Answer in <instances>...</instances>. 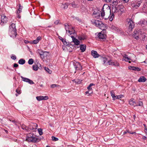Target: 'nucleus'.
Here are the masks:
<instances>
[{
    "mask_svg": "<svg viewBox=\"0 0 147 147\" xmlns=\"http://www.w3.org/2000/svg\"><path fill=\"white\" fill-rule=\"evenodd\" d=\"M91 54L92 55L94 58H98L100 56V55L96 51L92 50L91 51Z\"/></svg>",
    "mask_w": 147,
    "mask_h": 147,
    "instance_id": "17",
    "label": "nucleus"
},
{
    "mask_svg": "<svg viewBox=\"0 0 147 147\" xmlns=\"http://www.w3.org/2000/svg\"><path fill=\"white\" fill-rule=\"evenodd\" d=\"M101 16L105 19L109 18V20L111 21L114 17V14L111 13L110 7L107 5H104L102 9L101 13Z\"/></svg>",
    "mask_w": 147,
    "mask_h": 147,
    "instance_id": "1",
    "label": "nucleus"
},
{
    "mask_svg": "<svg viewBox=\"0 0 147 147\" xmlns=\"http://www.w3.org/2000/svg\"><path fill=\"white\" fill-rule=\"evenodd\" d=\"M78 39L80 40H82L85 39H86V38L84 36H80L78 37Z\"/></svg>",
    "mask_w": 147,
    "mask_h": 147,
    "instance_id": "40",
    "label": "nucleus"
},
{
    "mask_svg": "<svg viewBox=\"0 0 147 147\" xmlns=\"http://www.w3.org/2000/svg\"><path fill=\"white\" fill-rule=\"evenodd\" d=\"M37 100L38 101H40L43 100H47L48 99V97L47 96H38L36 97Z\"/></svg>",
    "mask_w": 147,
    "mask_h": 147,
    "instance_id": "16",
    "label": "nucleus"
},
{
    "mask_svg": "<svg viewBox=\"0 0 147 147\" xmlns=\"http://www.w3.org/2000/svg\"><path fill=\"white\" fill-rule=\"evenodd\" d=\"M73 82L79 84L81 83V82L82 81V80L81 79L74 80H73Z\"/></svg>",
    "mask_w": 147,
    "mask_h": 147,
    "instance_id": "27",
    "label": "nucleus"
},
{
    "mask_svg": "<svg viewBox=\"0 0 147 147\" xmlns=\"http://www.w3.org/2000/svg\"><path fill=\"white\" fill-rule=\"evenodd\" d=\"M114 63V62H113L112 61H111L110 60L108 61L106 63L105 65H108V64L109 65H115V64Z\"/></svg>",
    "mask_w": 147,
    "mask_h": 147,
    "instance_id": "28",
    "label": "nucleus"
},
{
    "mask_svg": "<svg viewBox=\"0 0 147 147\" xmlns=\"http://www.w3.org/2000/svg\"><path fill=\"white\" fill-rule=\"evenodd\" d=\"M7 18L4 15H2L1 18V22L0 24L3 25L4 24L6 23L7 21Z\"/></svg>",
    "mask_w": 147,
    "mask_h": 147,
    "instance_id": "12",
    "label": "nucleus"
},
{
    "mask_svg": "<svg viewBox=\"0 0 147 147\" xmlns=\"http://www.w3.org/2000/svg\"><path fill=\"white\" fill-rule=\"evenodd\" d=\"M30 127L31 128V131H35L38 126L36 123H34L30 122L29 123Z\"/></svg>",
    "mask_w": 147,
    "mask_h": 147,
    "instance_id": "8",
    "label": "nucleus"
},
{
    "mask_svg": "<svg viewBox=\"0 0 147 147\" xmlns=\"http://www.w3.org/2000/svg\"><path fill=\"white\" fill-rule=\"evenodd\" d=\"M18 65L16 63H14L13 65V67H18Z\"/></svg>",
    "mask_w": 147,
    "mask_h": 147,
    "instance_id": "62",
    "label": "nucleus"
},
{
    "mask_svg": "<svg viewBox=\"0 0 147 147\" xmlns=\"http://www.w3.org/2000/svg\"><path fill=\"white\" fill-rule=\"evenodd\" d=\"M129 58V57L126 54H125L123 56V58Z\"/></svg>",
    "mask_w": 147,
    "mask_h": 147,
    "instance_id": "57",
    "label": "nucleus"
},
{
    "mask_svg": "<svg viewBox=\"0 0 147 147\" xmlns=\"http://www.w3.org/2000/svg\"><path fill=\"white\" fill-rule=\"evenodd\" d=\"M37 52L39 54L40 56H41V55L43 52V51L38 49L37 50Z\"/></svg>",
    "mask_w": 147,
    "mask_h": 147,
    "instance_id": "44",
    "label": "nucleus"
},
{
    "mask_svg": "<svg viewBox=\"0 0 147 147\" xmlns=\"http://www.w3.org/2000/svg\"><path fill=\"white\" fill-rule=\"evenodd\" d=\"M49 54V52L47 51L43 52L40 56L42 59H45L47 57Z\"/></svg>",
    "mask_w": 147,
    "mask_h": 147,
    "instance_id": "18",
    "label": "nucleus"
},
{
    "mask_svg": "<svg viewBox=\"0 0 147 147\" xmlns=\"http://www.w3.org/2000/svg\"><path fill=\"white\" fill-rule=\"evenodd\" d=\"M71 4L72 6L73 7L75 8V7H76L77 6V5H76V4L74 2H73L71 3Z\"/></svg>",
    "mask_w": 147,
    "mask_h": 147,
    "instance_id": "52",
    "label": "nucleus"
},
{
    "mask_svg": "<svg viewBox=\"0 0 147 147\" xmlns=\"http://www.w3.org/2000/svg\"><path fill=\"white\" fill-rule=\"evenodd\" d=\"M33 69L35 71H37L38 69V66L36 65H34L32 66Z\"/></svg>",
    "mask_w": 147,
    "mask_h": 147,
    "instance_id": "33",
    "label": "nucleus"
},
{
    "mask_svg": "<svg viewBox=\"0 0 147 147\" xmlns=\"http://www.w3.org/2000/svg\"><path fill=\"white\" fill-rule=\"evenodd\" d=\"M62 42L64 45L67 46L68 44V42L66 41L65 39H64L63 41Z\"/></svg>",
    "mask_w": 147,
    "mask_h": 147,
    "instance_id": "46",
    "label": "nucleus"
},
{
    "mask_svg": "<svg viewBox=\"0 0 147 147\" xmlns=\"http://www.w3.org/2000/svg\"><path fill=\"white\" fill-rule=\"evenodd\" d=\"M64 26L65 29L68 34L71 35L74 33L75 30L71 26L69 25L67 23H66L64 24Z\"/></svg>",
    "mask_w": 147,
    "mask_h": 147,
    "instance_id": "3",
    "label": "nucleus"
},
{
    "mask_svg": "<svg viewBox=\"0 0 147 147\" xmlns=\"http://www.w3.org/2000/svg\"><path fill=\"white\" fill-rule=\"evenodd\" d=\"M38 132L40 135H41L43 134V132L42 131V129L41 128H39L38 129Z\"/></svg>",
    "mask_w": 147,
    "mask_h": 147,
    "instance_id": "42",
    "label": "nucleus"
},
{
    "mask_svg": "<svg viewBox=\"0 0 147 147\" xmlns=\"http://www.w3.org/2000/svg\"><path fill=\"white\" fill-rule=\"evenodd\" d=\"M14 29H16L15 24L13 23H12L9 26V30H14Z\"/></svg>",
    "mask_w": 147,
    "mask_h": 147,
    "instance_id": "23",
    "label": "nucleus"
},
{
    "mask_svg": "<svg viewBox=\"0 0 147 147\" xmlns=\"http://www.w3.org/2000/svg\"><path fill=\"white\" fill-rule=\"evenodd\" d=\"M131 60V57H129V58H123V60L125 61H128V60Z\"/></svg>",
    "mask_w": 147,
    "mask_h": 147,
    "instance_id": "45",
    "label": "nucleus"
},
{
    "mask_svg": "<svg viewBox=\"0 0 147 147\" xmlns=\"http://www.w3.org/2000/svg\"><path fill=\"white\" fill-rule=\"evenodd\" d=\"M141 32L140 29H137L133 32L132 35L135 39L138 40L139 38H141L140 35H141Z\"/></svg>",
    "mask_w": 147,
    "mask_h": 147,
    "instance_id": "5",
    "label": "nucleus"
},
{
    "mask_svg": "<svg viewBox=\"0 0 147 147\" xmlns=\"http://www.w3.org/2000/svg\"><path fill=\"white\" fill-rule=\"evenodd\" d=\"M93 14H95V15H96L99 16H98V17H97V16H96V17L97 18H98V17H100V14H99V13H96V14H95V13H94H94H93Z\"/></svg>",
    "mask_w": 147,
    "mask_h": 147,
    "instance_id": "58",
    "label": "nucleus"
},
{
    "mask_svg": "<svg viewBox=\"0 0 147 147\" xmlns=\"http://www.w3.org/2000/svg\"><path fill=\"white\" fill-rule=\"evenodd\" d=\"M87 88L88 89V90H89L90 91L92 90V88H91V86H89Z\"/></svg>",
    "mask_w": 147,
    "mask_h": 147,
    "instance_id": "60",
    "label": "nucleus"
},
{
    "mask_svg": "<svg viewBox=\"0 0 147 147\" xmlns=\"http://www.w3.org/2000/svg\"><path fill=\"white\" fill-rule=\"evenodd\" d=\"M22 8H19L18 10L17 11V14H20L22 11Z\"/></svg>",
    "mask_w": 147,
    "mask_h": 147,
    "instance_id": "48",
    "label": "nucleus"
},
{
    "mask_svg": "<svg viewBox=\"0 0 147 147\" xmlns=\"http://www.w3.org/2000/svg\"><path fill=\"white\" fill-rule=\"evenodd\" d=\"M110 94H111V95L112 96L113 98V100L115 99V98L116 97V96L115 95V93L112 90L110 91Z\"/></svg>",
    "mask_w": 147,
    "mask_h": 147,
    "instance_id": "26",
    "label": "nucleus"
},
{
    "mask_svg": "<svg viewBox=\"0 0 147 147\" xmlns=\"http://www.w3.org/2000/svg\"><path fill=\"white\" fill-rule=\"evenodd\" d=\"M80 49L82 52H84L86 50V46L85 45H81L80 46Z\"/></svg>",
    "mask_w": 147,
    "mask_h": 147,
    "instance_id": "21",
    "label": "nucleus"
},
{
    "mask_svg": "<svg viewBox=\"0 0 147 147\" xmlns=\"http://www.w3.org/2000/svg\"><path fill=\"white\" fill-rule=\"evenodd\" d=\"M73 64L76 70H81L82 69V66L79 62L74 63Z\"/></svg>",
    "mask_w": 147,
    "mask_h": 147,
    "instance_id": "11",
    "label": "nucleus"
},
{
    "mask_svg": "<svg viewBox=\"0 0 147 147\" xmlns=\"http://www.w3.org/2000/svg\"><path fill=\"white\" fill-rule=\"evenodd\" d=\"M11 58L13 60H15L16 59V57L15 55H12L11 56Z\"/></svg>",
    "mask_w": 147,
    "mask_h": 147,
    "instance_id": "55",
    "label": "nucleus"
},
{
    "mask_svg": "<svg viewBox=\"0 0 147 147\" xmlns=\"http://www.w3.org/2000/svg\"><path fill=\"white\" fill-rule=\"evenodd\" d=\"M51 138L52 140L54 141H58L59 140L58 138H56L54 136H52Z\"/></svg>",
    "mask_w": 147,
    "mask_h": 147,
    "instance_id": "41",
    "label": "nucleus"
},
{
    "mask_svg": "<svg viewBox=\"0 0 147 147\" xmlns=\"http://www.w3.org/2000/svg\"><path fill=\"white\" fill-rule=\"evenodd\" d=\"M26 127V126L24 125H22V128L23 129L25 130Z\"/></svg>",
    "mask_w": 147,
    "mask_h": 147,
    "instance_id": "56",
    "label": "nucleus"
},
{
    "mask_svg": "<svg viewBox=\"0 0 147 147\" xmlns=\"http://www.w3.org/2000/svg\"><path fill=\"white\" fill-rule=\"evenodd\" d=\"M17 17L19 18H20L21 17V16L20 14H17Z\"/></svg>",
    "mask_w": 147,
    "mask_h": 147,
    "instance_id": "64",
    "label": "nucleus"
},
{
    "mask_svg": "<svg viewBox=\"0 0 147 147\" xmlns=\"http://www.w3.org/2000/svg\"><path fill=\"white\" fill-rule=\"evenodd\" d=\"M25 130L27 131H31V128L30 127L29 125L28 126H26V129H25Z\"/></svg>",
    "mask_w": 147,
    "mask_h": 147,
    "instance_id": "43",
    "label": "nucleus"
},
{
    "mask_svg": "<svg viewBox=\"0 0 147 147\" xmlns=\"http://www.w3.org/2000/svg\"><path fill=\"white\" fill-rule=\"evenodd\" d=\"M142 1L143 0H138L132 3L131 5L133 7L137 8L139 7L140 4L142 3Z\"/></svg>",
    "mask_w": 147,
    "mask_h": 147,
    "instance_id": "10",
    "label": "nucleus"
},
{
    "mask_svg": "<svg viewBox=\"0 0 147 147\" xmlns=\"http://www.w3.org/2000/svg\"><path fill=\"white\" fill-rule=\"evenodd\" d=\"M123 97V95L122 94H121L118 96H116L115 99H119L122 98Z\"/></svg>",
    "mask_w": 147,
    "mask_h": 147,
    "instance_id": "39",
    "label": "nucleus"
},
{
    "mask_svg": "<svg viewBox=\"0 0 147 147\" xmlns=\"http://www.w3.org/2000/svg\"><path fill=\"white\" fill-rule=\"evenodd\" d=\"M27 82L29 83V84H34V83L33 82V81L29 79H28V80Z\"/></svg>",
    "mask_w": 147,
    "mask_h": 147,
    "instance_id": "47",
    "label": "nucleus"
},
{
    "mask_svg": "<svg viewBox=\"0 0 147 147\" xmlns=\"http://www.w3.org/2000/svg\"><path fill=\"white\" fill-rule=\"evenodd\" d=\"M146 79L143 76L141 77L138 80L139 82H144L146 81Z\"/></svg>",
    "mask_w": 147,
    "mask_h": 147,
    "instance_id": "22",
    "label": "nucleus"
},
{
    "mask_svg": "<svg viewBox=\"0 0 147 147\" xmlns=\"http://www.w3.org/2000/svg\"><path fill=\"white\" fill-rule=\"evenodd\" d=\"M68 4L67 3L62 4L61 6V8L63 9H66L68 7Z\"/></svg>",
    "mask_w": 147,
    "mask_h": 147,
    "instance_id": "24",
    "label": "nucleus"
},
{
    "mask_svg": "<svg viewBox=\"0 0 147 147\" xmlns=\"http://www.w3.org/2000/svg\"><path fill=\"white\" fill-rule=\"evenodd\" d=\"M21 78H22V81L27 82H28L29 79H28V78H24L22 76H21Z\"/></svg>",
    "mask_w": 147,
    "mask_h": 147,
    "instance_id": "37",
    "label": "nucleus"
},
{
    "mask_svg": "<svg viewBox=\"0 0 147 147\" xmlns=\"http://www.w3.org/2000/svg\"><path fill=\"white\" fill-rule=\"evenodd\" d=\"M132 68V70H133L136 71H139L140 70V68L137 67L133 66V68Z\"/></svg>",
    "mask_w": 147,
    "mask_h": 147,
    "instance_id": "34",
    "label": "nucleus"
},
{
    "mask_svg": "<svg viewBox=\"0 0 147 147\" xmlns=\"http://www.w3.org/2000/svg\"><path fill=\"white\" fill-rule=\"evenodd\" d=\"M71 37L72 39V42L74 43L75 45H79L80 41L79 40L75 38L73 36H71Z\"/></svg>",
    "mask_w": 147,
    "mask_h": 147,
    "instance_id": "15",
    "label": "nucleus"
},
{
    "mask_svg": "<svg viewBox=\"0 0 147 147\" xmlns=\"http://www.w3.org/2000/svg\"><path fill=\"white\" fill-rule=\"evenodd\" d=\"M114 63L115 65H114L115 66H119V63L117 61H114Z\"/></svg>",
    "mask_w": 147,
    "mask_h": 147,
    "instance_id": "50",
    "label": "nucleus"
},
{
    "mask_svg": "<svg viewBox=\"0 0 147 147\" xmlns=\"http://www.w3.org/2000/svg\"><path fill=\"white\" fill-rule=\"evenodd\" d=\"M140 23L142 24L146 25L147 24V21L145 20H143L142 21L140 22Z\"/></svg>",
    "mask_w": 147,
    "mask_h": 147,
    "instance_id": "38",
    "label": "nucleus"
},
{
    "mask_svg": "<svg viewBox=\"0 0 147 147\" xmlns=\"http://www.w3.org/2000/svg\"><path fill=\"white\" fill-rule=\"evenodd\" d=\"M25 60L21 59H20L18 61V63L21 65H23L25 63Z\"/></svg>",
    "mask_w": 147,
    "mask_h": 147,
    "instance_id": "25",
    "label": "nucleus"
},
{
    "mask_svg": "<svg viewBox=\"0 0 147 147\" xmlns=\"http://www.w3.org/2000/svg\"><path fill=\"white\" fill-rule=\"evenodd\" d=\"M112 11L113 13H117V14H121L122 13V12L121 10L120 9H118L116 7H115L112 8Z\"/></svg>",
    "mask_w": 147,
    "mask_h": 147,
    "instance_id": "14",
    "label": "nucleus"
},
{
    "mask_svg": "<svg viewBox=\"0 0 147 147\" xmlns=\"http://www.w3.org/2000/svg\"><path fill=\"white\" fill-rule=\"evenodd\" d=\"M59 86V85L56 84H53L51 86V88H54V87Z\"/></svg>",
    "mask_w": 147,
    "mask_h": 147,
    "instance_id": "51",
    "label": "nucleus"
},
{
    "mask_svg": "<svg viewBox=\"0 0 147 147\" xmlns=\"http://www.w3.org/2000/svg\"><path fill=\"white\" fill-rule=\"evenodd\" d=\"M92 93V90L90 91L89 90H88V91H87L86 92H85V94H89V95H88V96H89L90 94Z\"/></svg>",
    "mask_w": 147,
    "mask_h": 147,
    "instance_id": "49",
    "label": "nucleus"
},
{
    "mask_svg": "<svg viewBox=\"0 0 147 147\" xmlns=\"http://www.w3.org/2000/svg\"><path fill=\"white\" fill-rule=\"evenodd\" d=\"M34 62V60L32 59H30L28 61V63L30 65L32 64Z\"/></svg>",
    "mask_w": 147,
    "mask_h": 147,
    "instance_id": "35",
    "label": "nucleus"
},
{
    "mask_svg": "<svg viewBox=\"0 0 147 147\" xmlns=\"http://www.w3.org/2000/svg\"><path fill=\"white\" fill-rule=\"evenodd\" d=\"M59 20H56L55 22V24L56 25L58 24L59 22Z\"/></svg>",
    "mask_w": 147,
    "mask_h": 147,
    "instance_id": "59",
    "label": "nucleus"
},
{
    "mask_svg": "<svg viewBox=\"0 0 147 147\" xmlns=\"http://www.w3.org/2000/svg\"><path fill=\"white\" fill-rule=\"evenodd\" d=\"M127 133H129V134H133L134 133H136V132H131L128 130H127L123 132V134H125Z\"/></svg>",
    "mask_w": 147,
    "mask_h": 147,
    "instance_id": "36",
    "label": "nucleus"
},
{
    "mask_svg": "<svg viewBox=\"0 0 147 147\" xmlns=\"http://www.w3.org/2000/svg\"><path fill=\"white\" fill-rule=\"evenodd\" d=\"M106 31L105 30H103L101 32L98 33V38L101 40L105 39L106 37Z\"/></svg>",
    "mask_w": 147,
    "mask_h": 147,
    "instance_id": "6",
    "label": "nucleus"
},
{
    "mask_svg": "<svg viewBox=\"0 0 147 147\" xmlns=\"http://www.w3.org/2000/svg\"><path fill=\"white\" fill-rule=\"evenodd\" d=\"M59 39H60V40H61L62 42L63 41V40L64 39H63L62 37H61L60 36H59Z\"/></svg>",
    "mask_w": 147,
    "mask_h": 147,
    "instance_id": "63",
    "label": "nucleus"
},
{
    "mask_svg": "<svg viewBox=\"0 0 147 147\" xmlns=\"http://www.w3.org/2000/svg\"><path fill=\"white\" fill-rule=\"evenodd\" d=\"M45 69L48 73L51 74L52 73V71L50 70L48 67H45Z\"/></svg>",
    "mask_w": 147,
    "mask_h": 147,
    "instance_id": "32",
    "label": "nucleus"
},
{
    "mask_svg": "<svg viewBox=\"0 0 147 147\" xmlns=\"http://www.w3.org/2000/svg\"><path fill=\"white\" fill-rule=\"evenodd\" d=\"M98 27L102 30V31H103V30H105V29L106 28V26L104 24L102 23V22L100 24Z\"/></svg>",
    "mask_w": 147,
    "mask_h": 147,
    "instance_id": "20",
    "label": "nucleus"
},
{
    "mask_svg": "<svg viewBox=\"0 0 147 147\" xmlns=\"http://www.w3.org/2000/svg\"><path fill=\"white\" fill-rule=\"evenodd\" d=\"M41 39V37L40 36H38L36 38V40H38V41L39 42V40H40Z\"/></svg>",
    "mask_w": 147,
    "mask_h": 147,
    "instance_id": "61",
    "label": "nucleus"
},
{
    "mask_svg": "<svg viewBox=\"0 0 147 147\" xmlns=\"http://www.w3.org/2000/svg\"><path fill=\"white\" fill-rule=\"evenodd\" d=\"M26 140L28 142H38L39 139L34 136L32 133H29L27 135Z\"/></svg>",
    "mask_w": 147,
    "mask_h": 147,
    "instance_id": "2",
    "label": "nucleus"
},
{
    "mask_svg": "<svg viewBox=\"0 0 147 147\" xmlns=\"http://www.w3.org/2000/svg\"><path fill=\"white\" fill-rule=\"evenodd\" d=\"M143 106V103L142 101H139L137 102H135V103L134 104V107H135V109L138 110V109H141Z\"/></svg>",
    "mask_w": 147,
    "mask_h": 147,
    "instance_id": "7",
    "label": "nucleus"
},
{
    "mask_svg": "<svg viewBox=\"0 0 147 147\" xmlns=\"http://www.w3.org/2000/svg\"><path fill=\"white\" fill-rule=\"evenodd\" d=\"M141 38L142 37V40H145V37H146V35L144 33H142L141 32V35H140ZM140 39L141 38H140Z\"/></svg>",
    "mask_w": 147,
    "mask_h": 147,
    "instance_id": "30",
    "label": "nucleus"
},
{
    "mask_svg": "<svg viewBox=\"0 0 147 147\" xmlns=\"http://www.w3.org/2000/svg\"><path fill=\"white\" fill-rule=\"evenodd\" d=\"M91 22L92 24L98 27L102 22L98 20L92 19L91 20Z\"/></svg>",
    "mask_w": 147,
    "mask_h": 147,
    "instance_id": "13",
    "label": "nucleus"
},
{
    "mask_svg": "<svg viewBox=\"0 0 147 147\" xmlns=\"http://www.w3.org/2000/svg\"><path fill=\"white\" fill-rule=\"evenodd\" d=\"M101 60L103 62V63L105 64L107 61V59L105 57H101Z\"/></svg>",
    "mask_w": 147,
    "mask_h": 147,
    "instance_id": "31",
    "label": "nucleus"
},
{
    "mask_svg": "<svg viewBox=\"0 0 147 147\" xmlns=\"http://www.w3.org/2000/svg\"><path fill=\"white\" fill-rule=\"evenodd\" d=\"M14 30H9L8 34L10 36L13 38H16L17 35L16 29H14Z\"/></svg>",
    "mask_w": 147,
    "mask_h": 147,
    "instance_id": "9",
    "label": "nucleus"
},
{
    "mask_svg": "<svg viewBox=\"0 0 147 147\" xmlns=\"http://www.w3.org/2000/svg\"><path fill=\"white\" fill-rule=\"evenodd\" d=\"M111 29L113 30H114L116 32H119L120 31V30L118 27H116L114 25H112L111 27Z\"/></svg>",
    "mask_w": 147,
    "mask_h": 147,
    "instance_id": "19",
    "label": "nucleus"
},
{
    "mask_svg": "<svg viewBox=\"0 0 147 147\" xmlns=\"http://www.w3.org/2000/svg\"><path fill=\"white\" fill-rule=\"evenodd\" d=\"M133 100V98L131 99L129 101V102L130 105H133L134 107V104L135 103V102Z\"/></svg>",
    "mask_w": 147,
    "mask_h": 147,
    "instance_id": "29",
    "label": "nucleus"
},
{
    "mask_svg": "<svg viewBox=\"0 0 147 147\" xmlns=\"http://www.w3.org/2000/svg\"><path fill=\"white\" fill-rule=\"evenodd\" d=\"M126 25L128 27L129 30L131 31L134 28V23L130 19H127L126 22Z\"/></svg>",
    "mask_w": 147,
    "mask_h": 147,
    "instance_id": "4",
    "label": "nucleus"
},
{
    "mask_svg": "<svg viewBox=\"0 0 147 147\" xmlns=\"http://www.w3.org/2000/svg\"><path fill=\"white\" fill-rule=\"evenodd\" d=\"M38 42V41L36 39L33 41V43L34 44H36Z\"/></svg>",
    "mask_w": 147,
    "mask_h": 147,
    "instance_id": "54",
    "label": "nucleus"
},
{
    "mask_svg": "<svg viewBox=\"0 0 147 147\" xmlns=\"http://www.w3.org/2000/svg\"><path fill=\"white\" fill-rule=\"evenodd\" d=\"M144 125L145 127L144 131L146 134L147 135V128L146 127V125L145 124H144Z\"/></svg>",
    "mask_w": 147,
    "mask_h": 147,
    "instance_id": "53",
    "label": "nucleus"
}]
</instances>
